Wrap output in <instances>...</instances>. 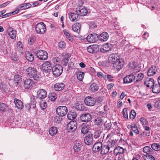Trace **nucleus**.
Instances as JSON below:
<instances>
[{
  "instance_id": "nucleus-1",
  "label": "nucleus",
  "mask_w": 160,
  "mask_h": 160,
  "mask_svg": "<svg viewBox=\"0 0 160 160\" xmlns=\"http://www.w3.org/2000/svg\"><path fill=\"white\" fill-rule=\"evenodd\" d=\"M26 74L31 78H33L36 80L39 79V75L36 69L32 67H29L26 70Z\"/></svg>"
},
{
  "instance_id": "nucleus-2",
  "label": "nucleus",
  "mask_w": 160,
  "mask_h": 160,
  "mask_svg": "<svg viewBox=\"0 0 160 160\" xmlns=\"http://www.w3.org/2000/svg\"><path fill=\"white\" fill-rule=\"evenodd\" d=\"M52 71L54 76H59L62 72L63 68L62 66L60 65H56L53 67Z\"/></svg>"
},
{
  "instance_id": "nucleus-3",
  "label": "nucleus",
  "mask_w": 160,
  "mask_h": 160,
  "mask_svg": "<svg viewBox=\"0 0 160 160\" xmlns=\"http://www.w3.org/2000/svg\"><path fill=\"white\" fill-rule=\"evenodd\" d=\"M35 29L37 32L40 34L45 33L46 30V25L42 22L38 23L36 26Z\"/></svg>"
},
{
  "instance_id": "nucleus-4",
  "label": "nucleus",
  "mask_w": 160,
  "mask_h": 160,
  "mask_svg": "<svg viewBox=\"0 0 160 160\" xmlns=\"http://www.w3.org/2000/svg\"><path fill=\"white\" fill-rule=\"evenodd\" d=\"M57 113L61 116L65 115L68 112V109L65 106H60L56 110Z\"/></svg>"
},
{
  "instance_id": "nucleus-5",
  "label": "nucleus",
  "mask_w": 160,
  "mask_h": 160,
  "mask_svg": "<svg viewBox=\"0 0 160 160\" xmlns=\"http://www.w3.org/2000/svg\"><path fill=\"white\" fill-rule=\"evenodd\" d=\"M99 36L95 33L88 35L87 37L88 41L90 43H94L99 39Z\"/></svg>"
},
{
  "instance_id": "nucleus-6",
  "label": "nucleus",
  "mask_w": 160,
  "mask_h": 160,
  "mask_svg": "<svg viewBox=\"0 0 160 160\" xmlns=\"http://www.w3.org/2000/svg\"><path fill=\"white\" fill-rule=\"evenodd\" d=\"M33 81L31 79H25L23 80V87L25 89H31L32 87Z\"/></svg>"
},
{
  "instance_id": "nucleus-7",
  "label": "nucleus",
  "mask_w": 160,
  "mask_h": 160,
  "mask_svg": "<svg viewBox=\"0 0 160 160\" xmlns=\"http://www.w3.org/2000/svg\"><path fill=\"white\" fill-rule=\"evenodd\" d=\"M42 69L46 72H49L52 68L51 64L48 61L43 62L42 65Z\"/></svg>"
},
{
  "instance_id": "nucleus-8",
  "label": "nucleus",
  "mask_w": 160,
  "mask_h": 160,
  "mask_svg": "<svg viewBox=\"0 0 160 160\" xmlns=\"http://www.w3.org/2000/svg\"><path fill=\"white\" fill-rule=\"evenodd\" d=\"M77 127V122L75 121H70L67 125V128L70 132H73L76 130Z\"/></svg>"
},
{
  "instance_id": "nucleus-9",
  "label": "nucleus",
  "mask_w": 160,
  "mask_h": 160,
  "mask_svg": "<svg viewBox=\"0 0 160 160\" xmlns=\"http://www.w3.org/2000/svg\"><path fill=\"white\" fill-rule=\"evenodd\" d=\"M74 11L78 12L79 16H85L87 14L88 12L87 9L84 6H81L77 8Z\"/></svg>"
},
{
  "instance_id": "nucleus-10",
  "label": "nucleus",
  "mask_w": 160,
  "mask_h": 160,
  "mask_svg": "<svg viewBox=\"0 0 160 160\" xmlns=\"http://www.w3.org/2000/svg\"><path fill=\"white\" fill-rule=\"evenodd\" d=\"M36 55L38 58L42 60H44L48 58V53L45 51H38Z\"/></svg>"
},
{
  "instance_id": "nucleus-11",
  "label": "nucleus",
  "mask_w": 160,
  "mask_h": 160,
  "mask_svg": "<svg viewBox=\"0 0 160 160\" xmlns=\"http://www.w3.org/2000/svg\"><path fill=\"white\" fill-rule=\"evenodd\" d=\"M84 102L88 106H93L95 104V100L94 98L88 96L85 98Z\"/></svg>"
},
{
  "instance_id": "nucleus-12",
  "label": "nucleus",
  "mask_w": 160,
  "mask_h": 160,
  "mask_svg": "<svg viewBox=\"0 0 160 160\" xmlns=\"http://www.w3.org/2000/svg\"><path fill=\"white\" fill-rule=\"evenodd\" d=\"M124 62L123 60L119 58L116 62L113 65L114 68L119 71L124 66Z\"/></svg>"
},
{
  "instance_id": "nucleus-13",
  "label": "nucleus",
  "mask_w": 160,
  "mask_h": 160,
  "mask_svg": "<svg viewBox=\"0 0 160 160\" xmlns=\"http://www.w3.org/2000/svg\"><path fill=\"white\" fill-rule=\"evenodd\" d=\"M80 118L82 122H87L91 120L92 116L89 113L83 114L81 115Z\"/></svg>"
},
{
  "instance_id": "nucleus-14",
  "label": "nucleus",
  "mask_w": 160,
  "mask_h": 160,
  "mask_svg": "<svg viewBox=\"0 0 160 160\" xmlns=\"http://www.w3.org/2000/svg\"><path fill=\"white\" fill-rule=\"evenodd\" d=\"M69 17L71 21L72 22H76L80 19L79 15L77 12L68 13Z\"/></svg>"
},
{
  "instance_id": "nucleus-15",
  "label": "nucleus",
  "mask_w": 160,
  "mask_h": 160,
  "mask_svg": "<svg viewBox=\"0 0 160 160\" xmlns=\"http://www.w3.org/2000/svg\"><path fill=\"white\" fill-rule=\"evenodd\" d=\"M37 97L40 99L45 98L47 96L46 91L44 89H40L38 90L37 92Z\"/></svg>"
},
{
  "instance_id": "nucleus-16",
  "label": "nucleus",
  "mask_w": 160,
  "mask_h": 160,
  "mask_svg": "<svg viewBox=\"0 0 160 160\" xmlns=\"http://www.w3.org/2000/svg\"><path fill=\"white\" fill-rule=\"evenodd\" d=\"M135 76L133 74L127 76L123 78V82L125 83H129L134 81Z\"/></svg>"
},
{
  "instance_id": "nucleus-17",
  "label": "nucleus",
  "mask_w": 160,
  "mask_h": 160,
  "mask_svg": "<svg viewBox=\"0 0 160 160\" xmlns=\"http://www.w3.org/2000/svg\"><path fill=\"white\" fill-rule=\"evenodd\" d=\"M102 143L101 142H98L96 143L93 146L92 150L94 152H97L101 150Z\"/></svg>"
},
{
  "instance_id": "nucleus-18",
  "label": "nucleus",
  "mask_w": 160,
  "mask_h": 160,
  "mask_svg": "<svg viewBox=\"0 0 160 160\" xmlns=\"http://www.w3.org/2000/svg\"><path fill=\"white\" fill-rule=\"evenodd\" d=\"M93 138L92 135H88L84 138V142L87 145H90L92 144Z\"/></svg>"
},
{
  "instance_id": "nucleus-19",
  "label": "nucleus",
  "mask_w": 160,
  "mask_h": 160,
  "mask_svg": "<svg viewBox=\"0 0 160 160\" xmlns=\"http://www.w3.org/2000/svg\"><path fill=\"white\" fill-rule=\"evenodd\" d=\"M124 151V149L118 146L114 148V154L116 156L122 155Z\"/></svg>"
},
{
  "instance_id": "nucleus-20",
  "label": "nucleus",
  "mask_w": 160,
  "mask_h": 160,
  "mask_svg": "<svg viewBox=\"0 0 160 160\" xmlns=\"http://www.w3.org/2000/svg\"><path fill=\"white\" fill-rule=\"evenodd\" d=\"M157 71L156 67L155 66H152L147 72V74L149 76H151L155 74Z\"/></svg>"
},
{
  "instance_id": "nucleus-21",
  "label": "nucleus",
  "mask_w": 160,
  "mask_h": 160,
  "mask_svg": "<svg viewBox=\"0 0 160 160\" xmlns=\"http://www.w3.org/2000/svg\"><path fill=\"white\" fill-rule=\"evenodd\" d=\"M117 54H111L108 58L109 62L113 65L119 58H117Z\"/></svg>"
},
{
  "instance_id": "nucleus-22",
  "label": "nucleus",
  "mask_w": 160,
  "mask_h": 160,
  "mask_svg": "<svg viewBox=\"0 0 160 160\" xmlns=\"http://www.w3.org/2000/svg\"><path fill=\"white\" fill-rule=\"evenodd\" d=\"M82 145L80 143L76 142L73 146V149L74 151L78 153H80L82 150Z\"/></svg>"
},
{
  "instance_id": "nucleus-23",
  "label": "nucleus",
  "mask_w": 160,
  "mask_h": 160,
  "mask_svg": "<svg viewBox=\"0 0 160 160\" xmlns=\"http://www.w3.org/2000/svg\"><path fill=\"white\" fill-rule=\"evenodd\" d=\"M65 87L64 84L63 83H56L54 86V88L56 91H60L62 90Z\"/></svg>"
},
{
  "instance_id": "nucleus-24",
  "label": "nucleus",
  "mask_w": 160,
  "mask_h": 160,
  "mask_svg": "<svg viewBox=\"0 0 160 160\" xmlns=\"http://www.w3.org/2000/svg\"><path fill=\"white\" fill-rule=\"evenodd\" d=\"M154 84V81L152 78H150L144 82V84L148 87L152 88Z\"/></svg>"
},
{
  "instance_id": "nucleus-25",
  "label": "nucleus",
  "mask_w": 160,
  "mask_h": 160,
  "mask_svg": "<svg viewBox=\"0 0 160 160\" xmlns=\"http://www.w3.org/2000/svg\"><path fill=\"white\" fill-rule=\"evenodd\" d=\"M81 28V24L78 23H75L72 26V30L74 32L79 33Z\"/></svg>"
},
{
  "instance_id": "nucleus-26",
  "label": "nucleus",
  "mask_w": 160,
  "mask_h": 160,
  "mask_svg": "<svg viewBox=\"0 0 160 160\" xmlns=\"http://www.w3.org/2000/svg\"><path fill=\"white\" fill-rule=\"evenodd\" d=\"M8 32L11 38L14 39L16 38V32L15 30H14L12 28H9L8 29Z\"/></svg>"
},
{
  "instance_id": "nucleus-27",
  "label": "nucleus",
  "mask_w": 160,
  "mask_h": 160,
  "mask_svg": "<svg viewBox=\"0 0 160 160\" xmlns=\"http://www.w3.org/2000/svg\"><path fill=\"white\" fill-rule=\"evenodd\" d=\"M109 36L107 32H103L99 36V39L101 41H106L108 39Z\"/></svg>"
},
{
  "instance_id": "nucleus-28",
  "label": "nucleus",
  "mask_w": 160,
  "mask_h": 160,
  "mask_svg": "<svg viewBox=\"0 0 160 160\" xmlns=\"http://www.w3.org/2000/svg\"><path fill=\"white\" fill-rule=\"evenodd\" d=\"M68 119L70 120H72L74 119L77 117L76 112L74 111L69 112L67 115Z\"/></svg>"
},
{
  "instance_id": "nucleus-29",
  "label": "nucleus",
  "mask_w": 160,
  "mask_h": 160,
  "mask_svg": "<svg viewBox=\"0 0 160 160\" xmlns=\"http://www.w3.org/2000/svg\"><path fill=\"white\" fill-rule=\"evenodd\" d=\"M110 150L109 148L106 145H102L101 153L102 155H105L107 154Z\"/></svg>"
},
{
  "instance_id": "nucleus-30",
  "label": "nucleus",
  "mask_w": 160,
  "mask_h": 160,
  "mask_svg": "<svg viewBox=\"0 0 160 160\" xmlns=\"http://www.w3.org/2000/svg\"><path fill=\"white\" fill-rule=\"evenodd\" d=\"M144 75L142 73H140L138 74L135 76V78L134 82L135 83L140 82L143 78Z\"/></svg>"
},
{
  "instance_id": "nucleus-31",
  "label": "nucleus",
  "mask_w": 160,
  "mask_h": 160,
  "mask_svg": "<svg viewBox=\"0 0 160 160\" xmlns=\"http://www.w3.org/2000/svg\"><path fill=\"white\" fill-rule=\"evenodd\" d=\"M14 102L16 106L19 109H22L23 107V104L22 101L15 98L14 99Z\"/></svg>"
},
{
  "instance_id": "nucleus-32",
  "label": "nucleus",
  "mask_w": 160,
  "mask_h": 160,
  "mask_svg": "<svg viewBox=\"0 0 160 160\" xmlns=\"http://www.w3.org/2000/svg\"><path fill=\"white\" fill-rule=\"evenodd\" d=\"M31 6L32 5L30 3H24L20 5L19 8L21 10H23L27 9Z\"/></svg>"
},
{
  "instance_id": "nucleus-33",
  "label": "nucleus",
  "mask_w": 160,
  "mask_h": 160,
  "mask_svg": "<svg viewBox=\"0 0 160 160\" xmlns=\"http://www.w3.org/2000/svg\"><path fill=\"white\" fill-rule=\"evenodd\" d=\"M25 57L26 59L30 62L32 61L34 59L33 55L28 51L26 52Z\"/></svg>"
},
{
  "instance_id": "nucleus-34",
  "label": "nucleus",
  "mask_w": 160,
  "mask_h": 160,
  "mask_svg": "<svg viewBox=\"0 0 160 160\" xmlns=\"http://www.w3.org/2000/svg\"><path fill=\"white\" fill-rule=\"evenodd\" d=\"M143 151L146 154H153L154 152L151 148L148 146L144 147L143 148Z\"/></svg>"
},
{
  "instance_id": "nucleus-35",
  "label": "nucleus",
  "mask_w": 160,
  "mask_h": 160,
  "mask_svg": "<svg viewBox=\"0 0 160 160\" xmlns=\"http://www.w3.org/2000/svg\"><path fill=\"white\" fill-rule=\"evenodd\" d=\"M98 89V87L97 85L95 83H92L90 87V90L93 92H95Z\"/></svg>"
},
{
  "instance_id": "nucleus-36",
  "label": "nucleus",
  "mask_w": 160,
  "mask_h": 160,
  "mask_svg": "<svg viewBox=\"0 0 160 160\" xmlns=\"http://www.w3.org/2000/svg\"><path fill=\"white\" fill-rule=\"evenodd\" d=\"M152 92L155 93H158L160 92V85L158 84H156L152 87Z\"/></svg>"
},
{
  "instance_id": "nucleus-37",
  "label": "nucleus",
  "mask_w": 160,
  "mask_h": 160,
  "mask_svg": "<svg viewBox=\"0 0 160 160\" xmlns=\"http://www.w3.org/2000/svg\"><path fill=\"white\" fill-rule=\"evenodd\" d=\"M58 132L57 128L56 127H51L49 130V133L52 136H53L56 134Z\"/></svg>"
},
{
  "instance_id": "nucleus-38",
  "label": "nucleus",
  "mask_w": 160,
  "mask_h": 160,
  "mask_svg": "<svg viewBox=\"0 0 160 160\" xmlns=\"http://www.w3.org/2000/svg\"><path fill=\"white\" fill-rule=\"evenodd\" d=\"M89 128V126L88 125L82 126L81 129L82 132L84 134L87 133L88 132Z\"/></svg>"
},
{
  "instance_id": "nucleus-39",
  "label": "nucleus",
  "mask_w": 160,
  "mask_h": 160,
  "mask_svg": "<svg viewBox=\"0 0 160 160\" xmlns=\"http://www.w3.org/2000/svg\"><path fill=\"white\" fill-rule=\"evenodd\" d=\"M84 76V73L82 72H78L77 73V79L80 81L82 80Z\"/></svg>"
},
{
  "instance_id": "nucleus-40",
  "label": "nucleus",
  "mask_w": 160,
  "mask_h": 160,
  "mask_svg": "<svg viewBox=\"0 0 160 160\" xmlns=\"http://www.w3.org/2000/svg\"><path fill=\"white\" fill-rule=\"evenodd\" d=\"M11 57L12 60L15 61H16L18 60V58L16 54V51H13L12 52Z\"/></svg>"
},
{
  "instance_id": "nucleus-41",
  "label": "nucleus",
  "mask_w": 160,
  "mask_h": 160,
  "mask_svg": "<svg viewBox=\"0 0 160 160\" xmlns=\"http://www.w3.org/2000/svg\"><path fill=\"white\" fill-rule=\"evenodd\" d=\"M152 154H146L143 156L145 160H155L154 157L152 156Z\"/></svg>"
},
{
  "instance_id": "nucleus-42",
  "label": "nucleus",
  "mask_w": 160,
  "mask_h": 160,
  "mask_svg": "<svg viewBox=\"0 0 160 160\" xmlns=\"http://www.w3.org/2000/svg\"><path fill=\"white\" fill-rule=\"evenodd\" d=\"M116 142L114 140H109L107 142V144L106 145L109 148V149L111 150V148L114 146Z\"/></svg>"
},
{
  "instance_id": "nucleus-43",
  "label": "nucleus",
  "mask_w": 160,
  "mask_h": 160,
  "mask_svg": "<svg viewBox=\"0 0 160 160\" xmlns=\"http://www.w3.org/2000/svg\"><path fill=\"white\" fill-rule=\"evenodd\" d=\"M87 49H90L92 50H98L99 49V46L98 45H92L88 47Z\"/></svg>"
},
{
  "instance_id": "nucleus-44",
  "label": "nucleus",
  "mask_w": 160,
  "mask_h": 160,
  "mask_svg": "<svg viewBox=\"0 0 160 160\" xmlns=\"http://www.w3.org/2000/svg\"><path fill=\"white\" fill-rule=\"evenodd\" d=\"M48 97L52 101L55 100L57 98L56 94L54 92L50 93L48 95Z\"/></svg>"
},
{
  "instance_id": "nucleus-45",
  "label": "nucleus",
  "mask_w": 160,
  "mask_h": 160,
  "mask_svg": "<svg viewBox=\"0 0 160 160\" xmlns=\"http://www.w3.org/2000/svg\"><path fill=\"white\" fill-rule=\"evenodd\" d=\"M75 108L78 110L82 111L84 109L85 107L84 105L81 104H79L76 106Z\"/></svg>"
},
{
  "instance_id": "nucleus-46",
  "label": "nucleus",
  "mask_w": 160,
  "mask_h": 160,
  "mask_svg": "<svg viewBox=\"0 0 160 160\" xmlns=\"http://www.w3.org/2000/svg\"><path fill=\"white\" fill-rule=\"evenodd\" d=\"M40 105L42 109L44 110L47 107V104L46 102L42 101L40 103Z\"/></svg>"
},
{
  "instance_id": "nucleus-47",
  "label": "nucleus",
  "mask_w": 160,
  "mask_h": 160,
  "mask_svg": "<svg viewBox=\"0 0 160 160\" xmlns=\"http://www.w3.org/2000/svg\"><path fill=\"white\" fill-rule=\"evenodd\" d=\"M103 122V120L100 118H98L95 121V124L97 125H102Z\"/></svg>"
},
{
  "instance_id": "nucleus-48",
  "label": "nucleus",
  "mask_w": 160,
  "mask_h": 160,
  "mask_svg": "<svg viewBox=\"0 0 160 160\" xmlns=\"http://www.w3.org/2000/svg\"><path fill=\"white\" fill-rule=\"evenodd\" d=\"M100 131H96L92 135V137H93L97 139L100 137Z\"/></svg>"
},
{
  "instance_id": "nucleus-49",
  "label": "nucleus",
  "mask_w": 160,
  "mask_h": 160,
  "mask_svg": "<svg viewBox=\"0 0 160 160\" xmlns=\"http://www.w3.org/2000/svg\"><path fill=\"white\" fill-rule=\"evenodd\" d=\"M32 106V108H35L36 107V102H35V99L33 97H32L31 98L30 103Z\"/></svg>"
},
{
  "instance_id": "nucleus-50",
  "label": "nucleus",
  "mask_w": 160,
  "mask_h": 160,
  "mask_svg": "<svg viewBox=\"0 0 160 160\" xmlns=\"http://www.w3.org/2000/svg\"><path fill=\"white\" fill-rule=\"evenodd\" d=\"M103 48H102L103 50H105L104 48L105 49H108L107 50H110L112 49L111 47H112V45L109 44L108 43L104 44L103 46Z\"/></svg>"
},
{
  "instance_id": "nucleus-51",
  "label": "nucleus",
  "mask_w": 160,
  "mask_h": 160,
  "mask_svg": "<svg viewBox=\"0 0 160 160\" xmlns=\"http://www.w3.org/2000/svg\"><path fill=\"white\" fill-rule=\"evenodd\" d=\"M136 115V113L135 111L133 110H132L130 112V118L131 119H134Z\"/></svg>"
},
{
  "instance_id": "nucleus-52",
  "label": "nucleus",
  "mask_w": 160,
  "mask_h": 160,
  "mask_svg": "<svg viewBox=\"0 0 160 160\" xmlns=\"http://www.w3.org/2000/svg\"><path fill=\"white\" fill-rule=\"evenodd\" d=\"M152 149L155 151H157L158 148L160 147L159 145L157 143H153L152 145Z\"/></svg>"
},
{
  "instance_id": "nucleus-53",
  "label": "nucleus",
  "mask_w": 160,
  "mask_h": 160,
  "mask_svg": "<svg viewBox=\"0 0 160 160\" xmlns=\"http://www.w3.org/2000/svg\"><path fill=\"white\" fill-rule=\"evenodd\" d=\"M128 109L127 108H125L123 109L122 111V114L124 117L125 118H128V114L127 112Z\"/></svg>"
},
{
  "instance_id": "nucleus-54",
  "label": "nucleus",
  "mask_w": 160,
  "mask_h": 160,
  "mask_svg": "<svg viewBox=\"0 0 160 160\" xmlns=\"http://www.w3.org/2000/svg\"><path fill=\"white\" fill-rule=\"evenodd\" d=\"M21 79V78L19 75H16L14 77V81L17 83H18Z\"/></svg>"
},
{
  "instance_id": "nucleus-55",
  "label": "nucleus",
  "mask_w": 160,
  "mask_h": 160,
  "mask_svg": "<svg viewBox=\"0 0 160 160\" xmlns=\"http://www.w3.org/2000/svg\"><path fill=\"white\" fill-rule=\"evenodd\" d=\"M62 57H63V59H68L69 60L71 56L70 54H69L63 53L62 54Z\"/></svg>"
},
{
  "instance_id": "nucleus-56",
  "label": "nucleus",
  "mask_w": 160,
  "mask_h": 160,
  "mask_svg": "<svg viewBox=\"0 0 160 160\" xmlns=\"http://www.w3.org/2000/svg\"><path fill=\"white\" fill-rule=\"evenodd\" d=\"M6 106L3 103L0 102V111H4L6 109Z\"/></svg>"
},
{
  "instance_id": "nucleus-57",
  "label": "nucleus",
  "mask_w": 160,
  "mask_h": 160,
  "mask_svg": "<svg viewBox=\"0 0 160 160\" xmlns=\"http://www.w3.org/2000/svg\"><path fill=\"white\" fill-rule=\"evenodd\" d=\"M58 46L60 48L63 49L65 47L66 44L63 41L60 42L59 43Z\"/></svg>"
},
{
  "instance_id": "nucleus-58",
  "label": "nucleus",
  "mask_w": 160,
  "mask_h": 160,
  "mask_svg": "<svg viewBox=\"0 0 160 160\" xmlns=\"http://www.w3.org/2000/svg\"><path fill=\"white\" fill-rule=\"evenodd\" d=\"M17 48L18 50H22L23 49L22 44L21 42L20 41H19L18 42Z\"/></svg>"
},
{
  "instance_id": "nucleus-59",
  "label": "nucleus",
  "mask_w": 160,
  "mask_h": 160,
  "mask_svg": "<svg viewBox=\"0 0 160 160\" xmlns=\"http://www.w3.org/2000/svg\"><path fill=\"white\" fill-rule=\"evenodd\" d=\"M94 99L95 100V103L97 102L98 103L102 101V98L100 97H97L94 98Z\"/></svg>"
},
{
  "instance_id": "nucleus-60",
  "label": "nucleus",
  "mask_w": 160,
  "mask_h": 160,
  "mask_svg": "<svg viewBox=\"0 0 160 160\" xmlns=\"http://www.w3.org/2000/svg\"><path fill=\"white\" fill-rule=\"evenodd\" d=\"M68 61L69 60L68 59H63L62 61V64L66 66L67 65Z\"/></svg>"
},
{
  "instance_id": "nucleus-61",
  "label": "nucleus",
  "mask_w": 160,
  "mask_h": 160,
  "mask_svg": "<svg viewBox=\"0 0 160 160\" xmlns=\"http://www.w3.org/2000/svg\"><path fill=\"white\" fill-rule=\"evenodd\" d=\"M140 121L142 122L143 125H146L147 124L148 122L144 118H141L140 120Z\"/></svg>"
},
{
  "instance_id": "nucleus-62",
  "label": "nucleus",
  "mask_w": 160,
  "mask_h": 160,
  "mask_svg": "<svg viewBox=\"0 0 160 160\" xmlns=\"http://www.w3.org/2000/svg\"><path fill=\"white\" fill-rule=\"evenodd\" d=\"M35 39V37H32V38H30L28 40V43L29 44H31L32 43H33Z\"/></svg>"
},
{
  "instance_id": "nucleus-63",
  "label": "nucleus",
  "mask_w": 160,
  "mask_h": 160,
  "mask_svg": "<svg viewBox=\"0 0 160 160\" xmlns=\"http://www.w3.org/2000/svg\"><path fill=\"white\" fill-rule=\"evenodd\" d=\"M54 121L56 123H59L61 121V119L58 116H56L54 118Z\"/></svg>"
},
{
  "instance_id": "nucleus-64",
  "label": "nucleus",
  "mask_w": 160,
  "mask_h": 160,
  "mask_svg": "<svg viewBox=\"0 0 160 160\" xmlns=\"http://www.w3.org/2000/svg\"><path fill=\"white\" fill-rule=\"evenodd\" d=\"M97 75L98 77L100 78H101L104 77V76L102 72H98Z\"/></svg>"
}]
</instances>
